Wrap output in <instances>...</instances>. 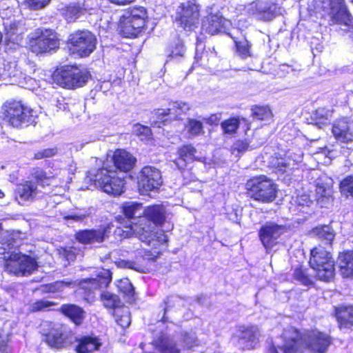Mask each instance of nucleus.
<instances>
[{
    "mask_svg": "<svg viewBox=\"0 0 353 353\" xmlns=\"http://www.w3.org/2000/svg\"><path fill=\"white\" fill-rule=\"evenodd\" d=\"M245 187L249 196L261 203H271L276 197V184L265 175L250 179Z\"/></svg>",
    "mask_w": 353,
    "mask_h": 353,
    "instance_id": "4",
    "label": "nucleus"
},
{
    "mask_svg": "<svg viewBox=\"0 0 353 353\" xmlns=\"http://www.w3.org/2000/svg\"><path fill=\"white\" fill-rule=\"evenodd\" d=\"M137 179L139 190L142 194L157 190L162 185L161 171L153 166L143 167Z\"/></svg>",
    "mask_w": 353,
    "mask_h": 353,
    "instance_id": "11",
    "label": "nucleus"
},
{
    "mask_svg": "<svg viewBox=\"0 0 353 353\" xmlns=\"http://www.w3.org/2000/svg\"><path fill=\"white\" fill-rule=\"evenodd\" d=\"M117 286L119 291L126 297L128 301H132L133 300L134 290L128 279L120 280Z\"/></svg>",
    "mask_w": 353,
    "mask_h": 353,
    "instance_id": "44",
    "label": "nucleus"
},
{
    "mask_svg": "<svg viewBox=\"0 0 353 353\" xmlns=\"http://www.w3.org/2000/svg\"><path fill=\"white\" fill-rule=\"evenodd\" d=\"M316 193L322 197H327L330 195V190L323 185H318L316 187Z\"/></svg>",
    "mask_w": 353,
    "mask_h": 353,
    "instance_id": "63",
    "label": "nucleus"
},
{
    "mask_svg": "<svg viewBox=\"0 0 353 353\" xmlns=\"http://www.w3.org/2000/svg\"><path fill=\"white\" fill-rule=\"evenodd\" d=\"M132 132L134 134L141 137V139H146L151 134L150 128L142 125L139 123L135 124L133 126Z\"/></svg>",
    "mask_w": 353,
    "mask_h": 353,
    "instance_id": "53",
    "label": "nucleus"
},
{
    "mask_svg": "<svg viewBox=\"0 0 353 353\" xmlns=\"http://www.w3.org/2000/svg\"><path fill=\"white\" fill-rule=\"evenodd\" d=\"M96 43L95 36L88 30L77 31L70 35V50L81 57L89 56L96 48Z\"/></svg>",
    "mask_w": 353,
    "mask_h": 353,
    "instance_id": "9",
    "label": "nucleus"
},
{
    "mask_svg": "<svg viewBox=\"0 0 353 353\" xmlns=\"http://www.w3.org/2000/svg\"><path fill=\"white\" fill-rule=\"evenodd\" d=\"M93 209L86 208V209H80L77 210L75 212H71L69 214L65 215L63 219L65 220H72L74 221H82L85 219L90 217L93 212Z\"/></svg>",
    "mask_w": 353,
    "mask_h": 353,
    "instance_id": "45",
    "label": "nucleus"
},
{
    "mask_svg": "<svg viewBox=\"0 0 353 353\" xmlns=\"http://www.w3.org/2000/svg\"><path fill=\"white\" fill-rule=\"evenodd\" d=\"M309 264L320 281H329L334 276V261L330 252L321 245L311 250Z\"/></svg>",
    "mask_w": 353,
    "mask_h": 353,
    "instance_id": "2",
    "label": "nucleus"
},
{
    "mask_svg": "<svg viewBox=\"0 0 353 353\" xmlns=\"http://www.w3.org/2000/svg\"><path fill=\"white\" fill-rule=\"evenodd\" d=\"M235 43L236 51L238 55L242 59H246L252 56V44L245 38H233Z\"/></svg>",
    "mask_w": 353,
    "mask_h": 353,
    "instance_id": "38",
    "label": "nucleus"
},
{
    "mask_svg": "<svg viewBox=\"0 0 353 353\" xmlns=\"http://www.w3.org/2000/svg\"><path fill=\"white\" fill-rule=\"evenodd\" d=\"M196 150L190 144L184 145L178 149L177 153L181 158L186 159L191 162L195 159Z\"/></svg>",
    "mask_w": 353,
    "mask_h": 353,
    "instance_id": "47",
    "label": "nucleus"
},
{
    "mask_svg": "<svg viewBox=\"0 0 353 353\" xmlns=\"http://www.w3.org/2000/svg\"><path fill=\"white\" fill-rule=\"evenodd\" d=\"M6 31L5 45L8 49L15 50L21 46L25 30L20 21L7 19L3 22Z\"/></svg>",
    "mask_w": 353,
    "mask_h": 353,
    "instance_id": "17",
    "label": "nucleus"
},
{
    "mask_svg": "<svg viewBox=\"0 0 353 353\" xmlns=\"http://www.w3.org/2000/svg\"><path fill=\"white\" fill-rule=\"evenodd\" d=\"M61 254L68 261H74L76 258V254L72 248L63 249Z\"/></svg>",
    "mask_w": 353,
    "mask_h": 353,
    "instance_id": "61",
    "label": "nucleus"
},
{
    "mask_svg": "<svg viewBox=\"0 0 353 353\" xmlns=\"http://www.w3.org/2000/svg\"><path fill=\"white\" fill-rule=\"evenodd\" d=\"M254 118L259 120H265L270 118L272 112L267 106H256L252 109Z\"/></svg>",
    "mask_w": 353,
    "mask_h": 353,
    "instance_id": "49",
    "label": "nucleus"
},
{
    "mask_svg": "<svg viewBox=\"0 0 353 353\" xmlns=\"http://www.w3.org/2000/svg\"><path fill=\"white\" fill-rule=\"evenodd\" d=\"M258 147V145H250V142L248 139L237 140L232 145V150L239 152H243L250 149L253 150Z\"/></svg>",
    "mask_w": 353,
    "mask_h": 353,
    "instance_id": "50",
    "label": "nucleus"
},
{
    "mask_svg": "<svg viewBox=\"0 0 353 353\" xmlns=\"http://www.w3.org/2000/svg\"><path fill=\"white\" fill-rule=\"evenodd\" d=\"M236 336L241 348L253 350L259 345L261 334L256 325H241L238 327Z\"/></svg>",
    "mask_w": 353,
    "mask_h": 353,
    "instance_id": "15",
    "label": "nucleus"
},
{
    "mask_svg": "<svg viewBox=\"0 0 353 353\" xmlns=\"http://www.w3.org/2000/svg\"><path fill=\"white\" fill-rule=\"evenodd\" d=\"M29 6L33 10H39L45 7L50 0H27Z\"/></svg>",
    "mask_w": 353,
    "mask_h": 353,
    "instance_id": "60",
    "label": "nucleus"
},
{
    "mask_svg": "<svg viewBox=\"0 0 353 353\" xmlns=\"http://www.w3.org/2000/svg\"><path fill=\"white\" fill-rule=\"evenodd\" d=\"M200 6L196 0H190L181 3L176 10V21L185 30H193L199 23Z\"/></svg>",
    "mask_w": 353,
    "mask_h": 353,
    "instance_id": "8",
    "label": "nucleus"
},
{
    "mask_svg": "<svg viewBox=\"0 0 353 353\" xmlns=\"http://www.w3.org/2000/svg\"><path fill=\"white\" fill-rule=\"evenodd\" d=\"M181 298L179 296H171L167 298V299L164 301L165 307L164 308V314H165L166 312L168 310L170 307H174L176 303L180 302ZM163 322H167V317L165 315H163L162 318Z\"/></svg>",
    "mask_w": 353,
    "mask_h": 353,
    "instance_id": "56",
    "label": "nucleus"
},
{
    "mask_svg": "<svg viewBox=\"0 0 353 353\" xmlns=\"http://www.w3.org/2000/svg\"><path fill=\"white\" fill-rule=\"evenodd\" d=\"M38 192L37 186L33 182L26 181L17 186L16 198L19 197L22 201L32 200L37 196Z\"/></svg>",
    "mask_w": 353,
    "mask_h": 353,
    "instance_id": "34",
    "label": "nucleus"
},
{
    "mask_svg": "<svg viewBox=\"0 0 353 353\" xmlns=\"http://www.w3.org/2000/svg\"><path fill=\"white\" fill-rule=\"evenodd\" d=\"M352 123L347 119L343 118L334 122L332 132L336 139L343 143L353 141Z\"/></svg>",
    "mask_w": 353,
    "mask_h": 353,
    "instance_id": "24",
    "label": "nucleus"
},
{
    "mask_svg": "<svg viewBox=\"0 0 353 353\" xmlns=\"http://www.w3.org/2000/svg\"><path fill=\"white\" fill-rule=\"evenodd\" d=\"M291 161L289 158L278 159L275 162H272L275 168V172L279 173H284L290 168Z\"/></svg>",
    "mask_w": 353,
    "mask_h": 353,
    "instance_id": "51",
    "label": "nucleus"
},
{
    "mask_svg": "<svg viewBox=\"0 0 353 353\" xmlns=\"http://www.w3.org/2000/svg\"><path fill=\"white\" fill-rule=\"evenodd\" d=\"M52 305H54L52 302L45 300H40L33 303L31 305V310L32 312L47 310Z\"/></svg>",
    "mask_w": 353,
    "mask_h": 353,
    "instance_id": "54",
    "label": "nucleus"
},
{
    "mask_svg": "<svg viewBox=\"0 0 353 353\" xmlns=\"http://www.w3.org/2000/svg\"><path fill=\"white\" fill-rule=\"evenodd\" d=\"M112 160L116 168L125 172L132 170L136 161V159L130 153L124 150H116L114 153Z\"/></svg>",
    "mask_w": 353,
    "mask_h": 353,
    "instance_id": "28",
    "label": "nucleus"
},
{
    "mask_svg": "<svg viewBox=\"0 0 353 353\" xmlns=\"http://www.w3.org/2000/svg\"><path fill=\"white\" fill-rule=\"evenodd\" d=\"M190 106L188 103L182 101H174L169 105L167 109H159L155 114L158 121L154 122L155 125L161 128V125H166L172 120H177L182 113L189 110Z\"/></svg>",
    "mask_w": 353,
    "mask_h": 353,
    "instance_id": "18",
    "label": "nucleus"
},
{
    "mask_svg": "<svg viewBox=\"0 0 353 353\" xmlns=\"http://www.w3.org/2000/svg\"><path fill=\"white\" fill-rule=\"evenodd\" d=\"M59 42L54 32L38 28L30 41V50L36 54L48 52L59 48Z\"/></svg>",
    "mask_w": 353,
    "mask_h": 353,
    "instance_id": "10",
    "label": "nucleus"
},
{
    "mask_svg": "<svg viewBox=\"0 0 353 353\" xmlns=\"http://www.w3.org/2000/svg\"><path fill=\"white\" fill-rule=\"evenodd\" d=\"M180 341L184 345V347L188 349L198 347L201 345L196 333L192 330L182 331L180 335Z\"/></svg>",
    "mask_w": 353,
    "mask_h": 353,
    "instance_id": "39",
    "label": "nucleus"
},
{
    "mask_svg": "<svg viewBox=\"0 0 353 353\" xmlns=\"http://www.w3.org/2000/svg\"><path fill=\"white\" fill-rule=\"evenodd\" d=\"M147 12L143 7L128 10L121 17L120 29L125 37H136L145 26Z\"/></svg>",
    "mask_w": 353,
    "mask_h": 353,
    "instance_id": "5",
    "label": "nucleus"
},
{
    "mask_svg": "<svg viewBox=\"0 0 353 353\" xmlns=\"http://www.w3.org/2000/svg\"><path fill=\"white\" fill-rule=\"evenodd\" d=\"M331 117V112L325 108H319L313 112V117L315 120L323 123Z\"/></svg>",
    "mask_w": 353,
    "mask_h": 353,
    "instance_id": "52",
    "label": "nucleus"
},
{
    "mask_svg": "<svg viewBox=\"0 0 353 353\" xmlns=\"http://www.w3.org/2000/svg\"><path fill=\"white\" fill-rule=\"evenodd\" d=\"M245 10L256 19L268 21L272 20L279 13L280 8L270 1L257 0L247 6Z\"/></svg>",
    "mask_w": 353,
    "mask_h": 353,
    "instance_id": "14",
    "label": "nucleus"
},
{
    "mask_svg": "<svg viewBox=\"0 0 353 353\" xmlns=\"http://www.w3.org/2000/svg\"><path fill=\"white\" fill-rule=\"evenodd\" d=\"M329 16L332 23L340 25L344 32H353V18L347 10L345 0H331Z\"/></svg>",
    "mask_w": 353,
    "mask_h": 353,
    "instance_id": "12",
    "label": "nucleus"
},
{
    "mask_svg": "<svg viewBox=\"0 0 353 353\" xmlns=\"http://www.w3.org/2000/svg\"><path fill=\"white\" fill-rule=\"evenodd\" d=\"M112 281V273L108 269H100L97 271L96 278L85 280L83 288L89 290L106 288Z\"/></svg>",
    "mask_w": 353,
    "mask_h": 353,
    "instance_id": "25",
    "label": "nucleus"
},
{
    "mask_svg": "<svg viewBox=\"0 0 353 353\" xmlns=\"http://www.w3.org/2000/svg\"><path fill=\"white\" fill-rule=\"evenodd\" d=\"M189 163L190 162L186 161V159L181 158L180 156L174 161V163L179 170L184 169Z\"/></svg>",
    "mask_w": 353,
    "mask_h": 353,
    "instance_id": "64",
    "label": "nucleus"
},
{
    "mask_svg": "<svg viewBox=\"0 0 353 353\" xmlns=\"http://www.w3.org/2000/svg\"><path fill=\"white\" fill-rule=\"evenodd\" d=\"M285 232V227L274 223H267L259 230L260 239L267 251L277 243L278 239Z\"/></svg>",
    "mask_w": 353,
    "mask_h": 353,
    "instance_id": "20",
    "label": "nucleus"
},
{
    "mask_svg": "<svg viewBox=\"0 0 353 353\" xmlns=\"http://www.w3.org/2000/svg\"><path fill=\"white\" fill-rule=\"evenodd\" d=\"M57 150L55 148H47L41 150L34 154V158L37 159H41L43 158L51 157L55 155Z\"/></svg>",
    "mask_w": 353,
    "mask_h": 353,
    "instance_id": "57",
    "label": "nucleus"
},
{
    "mask_svg": "<svg viewBox=\"0 0 353 353\" xmlns=\"http://www.w3.org/2000/svg\"><path fill=\"white\" fill-rule=\"evenodd\" d=\"M185 128L192 137H196L204 132L202 122L194 119H188Z\"/></svg>",
    "mask_w": 353,
    "mask_h": 353,
    "instance_id": "43",
    "label": "nucleus"
},
{
    "mask_svg": "<svg viewBox=\"0 0 353 353\" xmlns=\"http://www.w3.org/2000/svg\"><path fill=\"white\" fill-rule=\"evenodd\" d=\"M114 316L115 318V321L118 325H119L121 327L125 328L128 327L130 323V316L129 309L123 307L120 308H117L114 311Z\"/></svg>",
    "mask_w": 353,
    "mask_h": 353,
    "instance_id": "40",
    "label": "nucleus"
},
{
    "mask_svg": "<svg viewBox=\"0 0 353 353\" xmlns=\"http://www.w3.org/2000/svg\"><path fill=\"white\" fill-rule=\"evenodd\" d=\"M230 21L218 14L207 17L202 22L201 30L211 35L224 32Z\"/></svg>",
    "mask_w": 353,
    "mask_h": 353,
    "instance_id": "22",
    "label": "nucleus"
},
{
    "mask_svg": "<svg viewBox=\"0 0 353 353\" xmlns=\"http://www.w3.org/2000/svg\"><path fill=\"white\" fill-rule=\"evenodd\" d=\"M33 177L36 180L37 185L42 188L50 185L53 180L52 176H48L46 173L40 169H37L34 172Z\"/></svg>",
    "mask_w": 353,
    "mask_h": 353,
    "instance_id": "48",
    "label": "nucleus"
},
{
    "mask_svg": "<svg viewBox=\"0 0 353 353\" xmlns=\"http://www.w3.org/2000/svg\"><path fill=\"white\" fill-rule=\"evenodd\" d=\"M87 177L108 194L117 196L123 191V180L117 176L115 171L106 167L89 171Z\"/></svg>",
    "mask_w": 353,
    "mask_h": 353,
    "instance_id": "3",
    "label": "nucleus"
},
{
    "mask_svg": "<svg viewBox=\"0 0 353 353\" xmlns=\"http://www.w3.org/2000/svg\"><path fill=\"white\" fill-rule=\"evenodd\" d=\"M61 312L69 317L73 323L79 325L84 319L83 310L74 304H64L61 307Z\"/></svg>",
    "mask_w": 353,
    "mask_h": 353,
    "instance_id": "35",
    "label": "nucleus"
},
{
    "mask_svg": "<svg viewBox=\"0 0 353 353\" xmlns=\"http://www.w3.org/2000/svg\"><path fill=\"white\" fill-rule=\"evenodd\" d=\"M4 270L9 274L25 275L30 274L37 267L35 259L21 254H11L8 258L3 257Z\"/></svg>",
    "mask_w": 353,
    "mask_h": 353,
    "instance_id": "6",
    "label": "nucleus"
},
{
    "mask_svg": "<svg viewBox=\"0 0 353 353\" xmlns=\"http://www.w3.org/2000/svg\"><path fill=\"white\" fill-rule=\"evenodd\" d=\"M335 312L341 329L349 330L353 327V305L336 307Z\"/></svg>",
    "mask_w": 353,
    "mask_h": 353,
    "instance_id": "30",
    "label": "nucleus"
},
{
    "mask_svg": "<svg viewBox=\"0 0 353 353\" xmlns=\"http://www.w3.org/2000/svg\"><path fill=\"white\" fill-rule=\"evenodd\" d=\"M293 278L305 286L313 285L315 279H317L315 272H312L311 268L309 269L301 265L294 269Z\"/></svg>",
    "mask_w": 353,
    "mask_h": 353,
    "instance_id": "32",
    "label": "nucleus"
},
{
    "mask_svg": "<svg viewBox=\"0 0 353 353\" xmlns=\"http://www.w3.org/2000/svg\"><path fill=\"white\" fill-rule=\"evenodd\" d=\"M312 233L325 244L331 245L335 236L334 230L328 225L318 226L313 229Z\"/></svg>",
    "mask_w": 353,
    "mask_h": 353,
    "instance_id": "37",
    "label": "nucleus"
},
{
    "mask_svg": "<svg viewBox=\"0 0 353 353\" xmlns=\"http://www.w3.org/2000/svg\"><path fill=\"white\" fill-rule=\"evenodd\" d=\"M185 50L184 48V45L182 41H179L174 47V48L172 50L170 57L173 58H176L177 57H182L185 52Z\"/></svg>",
    "mask_w": 353,
    "mask_h": 353,
    "instance_id": "59",
    "label": "nucleus"
},
{
    "mask_svg": "<svg viewBox=\"0 0 353 353\" xmlns=\"http://www.w3.org/2000/svg\"><path fill=\"white\" fill-rule=\"evenodd\" d=\"M339 189L342 196L353 199V175L345 177L340 183Z\"/></svg>",
    "mask_w": 353,
    "mask_h": 353,
    "instance_id": "42",
    "label": "nucleus"
},
{
    "mask_svg": "<svg viewBox=\"0 0 353 353\" xmlns=\"http://www.w3.org/2000/svg\"><path fill=\"white\" fill-rule=\"evenodd\" d=\"M153 345L158 353H181L175 340L166 334L161 333L157 336Z\"/></svg>",
    "mask_w": 353,
    "mask_h": 353,
    "instance_id": "27",
    "label": "nucleus"
},
{
    "mask_svg": "<svg viewBox=\"0 0 353 353\" xmlns=\"http://www.w3.org/2000/svg\"><path fill=\"white\" fill-rule=\"evenodd\" d=\"M338 263L341 275L345 278L353 279V250L340 253Z\"/></svg>",
    "mask_w": 353,
    "mask_h": 353,
    "instance_id": "29",
    "label": "nucleus"
},
{
    "mask_svg": "<svg viewBox=\"0 0 353 353\" xmlns=\"http://www.w3.org/2000/svg\"><path fill=\"white\" fill-rule=\"evenodd\" d=\"M72 333L63 325L51 330L46 335V342L52 348L61 349L72 342Z\"/></svg>",
    "mask_w": 353,
    "mask_h": 353,
    "instance_id": "21",
    "label": "nucleus"
},
{
    "mask_svg": "<svg viewBox=\"0 0 353 353\" xmlns=\"http://www.w3.org/2000/svg\"><path fill=\"white\" fill-rule=\"evenodd\" d=\"M0 117L14 128L27 127L35 123L37 117L33 109L21 101H7L1 108Z\"/></svg>",
    "mask_w": 353,
    "mask_h": 353,
    "instance_id": "1",
    "label": "nucleus"
},
{
    "mask_svg": "<svg viewBox=\"0 0 353 353\" xmlns=\"http://www.w3.org/2000/svg\"><path fill=\"white\" fill-rule=\"evenodd\" d=\"M126 230L123 231L125 236L130 234H134L143 242L150 245L153 239V231L154 225L144 215H141L136 221H130L129 226L126 227Z\"/></svg>",
    "mask_w": 353,
    "mask_h": 353,
    "instance_id": "13",
    "label": "nucleus"
},
{
    "mask_svg": "<svg viewBox=\"0 0 353 353\" xmlns=\"http://www.w3.org/2000/svg\"><path fill=\"white\" fill-rule=\"evenodd\" d=\"M305 347L315 353H325L332 343L331 337L319 330H311L304 337Z\"/></svg>",
    "mask_w": 353,
    "mask_h": 353,
    "instance_id": "19",
    "label": "nucleus"
},
{
    "mask_svg": "<svg viewBox=\"0 0 353 353\" xmlns=\"http://www.w3.org/2000/svg\"><path fill=\"white\" fill-rule=\"evenodd\" d=\"M221 119V114H214L208 118L205 119L206 122L210 125H217Z\"/></svg>",
    "mask_w": 353,
    "mask_h": 353,
    "instance_id": "62",
    "label": "nucleus"
},
{
    "mask_svg": "<svg viewBox=\"0 0 353 353\" xmlns=\"http://www.w3.org/2000/svg\"><path fill=\"white\" fill-rule=\"evenodd\" d=\"M9 334L0 333V353H10L11 347L9 345Z\"/></svg>",
    "mask_w": 353,
    "mask_h": 353,
    "instance_id": "55",
    "label": "nucleus"
},
{
    "mask_svg": "<svg viewBox=\"0 0 353 353\" xmlns=\"http://www.w3.org/2000/svg\"><path fill=\"white\" fill-rule=\"evenodd\" d=\"M101 300L103 305L107 308H120L121 301L119 296L109 292H103L101 294Z\"/></svg>",
    "mask_w": 353,
    "mask_h": 353,
    "instance_id": "41",
    "label": "nucleus"
},
{
    "mask_svg": "<svg viewBox=\"0 0 353 353\" xmlns=\"http://www.w3.org/2000/svg\"><path fill=\"white\" fill-rule=\"evenodd\" d=\"M283 340V353H303L305 348L304 339L296 328L288 327L285 328L281 335Z\"/></svg>",
    "mask_w": 353,
    "mask_h": 353,
    "instance_id": "16",
    "label": "nucleus"
},
{
    "mask_svg": "<svg viewBox=\"0 0 353 353\" xmlns=\"http://www.w3.org/2000/svg\"><path fill=\"white\" fill-rule=\"evenodd\" d=\"M100 346L97 339L85 336L79 340L77 351V353H90L98 350Z\"/></svg>",
    "mask_w": 353,
    "mask_h": 353,
    "instance_id": "36",
    "label": "nucleus"
},
{
    "mask_svg": "<svg viewBox=\"0 0 353 353\" xmlns=\"http://www.w3.org/2000/svg\"><path fill=\"white\" fill-rule=\"evenodd\" d=\"M58 10L64 19L71 23L84 15L90 8L84 3L77 2L63 6Z\"/></svg>",
    "mask_w": 353,
    "mask_h": 353,
    "instance_id": "26",
    "label": "nucleus"
},
{
    "mask_svg": "<svg viewBox=\"0 0 353 353\" xmlns=\"http://www.w3.org/2000/svg\"><path fill=\"white\" fill-rule=\"evenodd\" d=\"M106 232L107 229L105 228L82 230L75 234V239L82 244L102 243L107 236Z\"/></svg>",
    "mask_w": 353,
    "mask_h": 353,
    "instance_id": "23",
    "label": "nucleus"
},
{
    "mask_svg": "<svg viewBox=\"0 0 353 353\" xmlns=\"http://www.w3.org/2000/svg\"><path fill=\"white\" fill-rule=\"evenodd\" d=\"M165 209L162 205H153L144 208L143 214L154 225H160L165 220Z\"/></svg>",
    "mask_w": 353,
    "mask_h": 353,
    "instance_id": "31",
    "label": "nucleus"
},
{
    "mask_svg": "<svg viewBox=\"0 0 353 353\" xmlns=\"http://www.w3.org/2000/svg\"><path fill=\"white\" fill-rule=\"evenodd\" d=\"M239 127V120L237 118H230L221 123V128L224 134H234Z\"/></svg>",
    "mask_w": 353,
    "mask_h": 353,
    "instance_id": "46",
    "label": "nucleus"
},
{
    "mask_svg": "<svg viewBox=\"0 0 353 353\" xmlns=\"http://www.w3.org/2000/svg\"><path fill=\"white\" fill-rule=\"evenodd\" d=\"M118 265L121 268H129L134 270L137 272H143V268L137 264L135 262L130 261H121L118 263Z\"/></svg>",
    "mask_w": 353,
    "mask_h": 353,
    "instance_id": "58",
    "label": "nucleus"
},
{
    "mask_svg": "<svg viewBox=\"0 0 353 353\" xmlns=\"http://www.w3.org/2000/svg\"><path fill=\"white\" fill-rule=\"evenodd\" d=\"M90 77L84 69L74 66H66L57 75V83L63 88L73 89L83 86Z\"/></svg>",
    "mask_w": 353,
    "mask_h": 353,
    "instance_id": "7",
    "label": "nucleus"
},
{
    "mask_svg": "<svg viewBox=\"0 0 353 353\" xmlns=\"http://www.w3.org/2000/svg\"><path fill=\"white\" fill-rule=\"evenodd\" d=\"M121 212L130 221H136L144 213V208L141 203L135 201L124 202L121 205Z\"/></svg>",
    "mask_w": 353,
    "mask_h": 353,
    "instance_id": "33",
    "label": "nucleus"
}]
</instances>
